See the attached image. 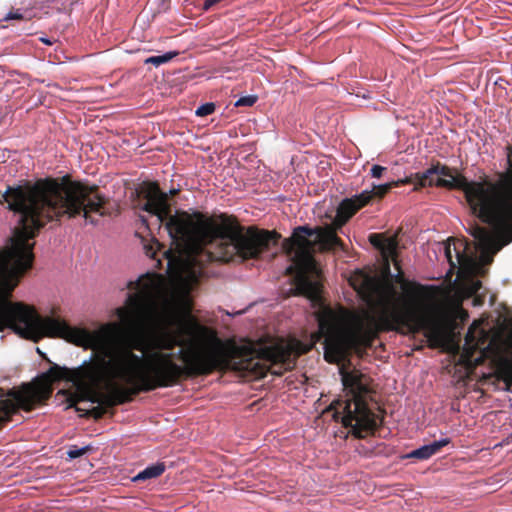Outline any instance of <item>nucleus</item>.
<instances>
[{
  "instance_id": "nucleus-1",
  "label": "nucleus",
  "mask_w": 512,
  "mask_h": 512,
  "mask_svg": "<svg viewBox=\"0 0 512 512\" xmlns=\"http://www.w3.org/2000/svg\"><path fill=\"white\" fill-rule=\"evenodd\" d=\"M177 192H164L150 183L142 206L165 226L178 253L176 303L158 311L144 307L142 298L148 291L128 294L127 306L117 308L116 314L125 328L140 329L139 337H126L116 323L103 326H109L137 358L119 367L113 364L98 369L92 353L74 371L78 391H95L99 386L106 391H121L122 385L149 391L170 386L184 370L207 372L224 361L221 342L192 315L189 293L208 276L206 263L258 258L276 243L275 234L232 223L218 227L203 218L194 220L186 212L172 213L168 196Z\"/></svg>"
},
{
  "instance_id": "nucleus-2",
  "label": "nucleus",
  "mask_w": 512,
  "mask_h": 512,
  "mask_svg": "<svg viewBox=\"0 0 512 512\" xmlns=\"http://www.w3.org/2000/svg\"><path fill=\"white\" fill-rule=\"evenodd\" d=\"M4 202L16 215L17 225L0 250V331L8 328L34 342L45 336L58 337L91 349L98 369L136 359L109 326L94 331L73 327L59 318L41 317L30 306L9 300L20 278L32 266V240L48 222L82 217L86 224H98L92 214L104 215L105 197L97 187L47 178L25 188L7 186L0 195V203Z\"/></svg>"
},
{
  "instance_id": "nucleus-3",
  "label": "nucleus",
  "mask_w": 512,
  "mask_h": 512,
  "mask_svg": "<svg viewBox=\"0 0 512 512\" xmlns=\"http://www.w3.org/2000/svg\"><path fill=\"white\" fill-rule=\"evenodd\" d=\"M391 186L392 183L373 185L371 190L365 189L352 198L343 199L336 209L333 227L298 226L284 241V247L292 257L288 270L295 271L294 294L305 296L317 307L318 334L324 338V357L330 363L344 359L349 350L360 344L364 323L358 316L342 309L333 310L322 302L318 282L309 277L317 271L313 252L316 248L330 250L342 246L335 230L341 228L373 196L382 197Z\"/></svg>"
},
{
  "instance_id": "nucleus-4",
  "label": "nucleus",
  "mask_w": 512,
  "mask_h": 512,
  "mask_svg": "<svg viewBox=\"0 0 512 512\" xmlns=\"http://www.w3.org/2000/svg\"><path fill=\"white\" fill-rule=\"evenodd\" d=\"M427 175L440 174L441 187L461 189L472 211L485 223L500 231L512 228V202L503 197L492 184L469 182L446 165L437 163L427 169Z\"/></svg>"
},
{
  "instance_id": "nucleus-5",
  "label": "nucleus",
  "mask_w": 512,
  "mask_h": 512,
  "mask_svg": "<svg viewBox=\"0 0 512 512\" xmlns=\"http://www.w3.org/2000/svg\"><path fill=\"white\" fill-rule=\"evenodd\" d=\"M494 232H490L483 227H474L471 230V235L476 241V250L478 252V259L467 256L464 251L462 242L451 243L448 239L440 245V251L443 250L445 258L449 263V270L447 274H453L458 270V274L474 273L479 269L480 264H489L492 257L503 246L512 241V228L510 231H500L494 225H491Z\"/></svg>"
},
{
  "instance_id": "nucleus-6",
  "label": "nucleus",
  "mask_w": 512,
  "mask_h": 512,
  "mask_svg": "<svg viewBox=\"0 0 512 512\" xmlns=\"http://www.w3.org/2000/svg\"><path fill=\"white\" fill-rule=\"evenodd\" d=\"M340 375L344 391L349 397L343 403L341 422L345 427H351L355 437L364 438L369 431L377 426V417L368 408L366 402L370 392L369 380L356 370L340 369Z\"/></svg>"
},
{
  "instance_id": "nucleus-7",
  "label": "nucleus",
  "mask_w": 512,
  "mask_h": 512,
  "mask_svg": "<svg viewBox=\"0 0 512 512\" xmlns=\"http://www.w3.org/2000/svg\"><path fill=\"white\" fill-rule=\"evenodd\" d=\"M365 300L377 306L381 312L400 324H419L422 322L415 304L403 300L395 285L374 276H365L361 288Z\"/></svg>"
},
{
  "instance_id": "nucleus-8",
  "label": "nucleus",
  "mask_w": 512,
  "mask_h": 512,
  "mask_svg": "<svg viewBox=\"0 0 512 512\" xmlns=\"http://www.w3.org/2000/svg\"><path fill=\"white\" fill-rule=\"evenodd\" d=\"M496 378L503 381L505 386L503 391L510 392L512 386V361L508 359L502 360L497 366Z\"/></svg>"
},
{
  "instance_id": "nucleus-9",
  "label": "nucleus",
  "mask_w": 512,
  "mask_h": 512,
  "mask_svg": "<svg viewBox=\"0 0 512 512\" xmlns=\"http://www.w3.org/2000/svg\"><path fill=\"white\" fill-rule=\"evenodd\" d=\"M165 471V465L162 462H157L147 466L132 478L133 482L145 481L159 477Z\"/></svg>"
},
{
  "instance_id": "nucleus-10",
  "label": "nucleus",
  "mask_w": 512,
  "mask_h": 512,
  "mask_svg": "<svg viewBox=\"0 0 512 512\" xmlns=\"http://www.w3.org/2000/svg\"><path fill=\"white\" fill-rule=\"evenodd\" d=\"M450 443V438H441L431 443L420 446L422 452V460L429 459L436 454L442 447Z\"/></svg>"
},
{
  "instance_id": "nucleus-11",
  "label": "nucleus",
  "mask_w": 512,
  "mask_h": 512,
  "mask_svg": "<svg viewBox=\"0 0 512 512\" xmlns=\"http://www.w3.org/2000/svg\"><path fill=\"white\" fill-rule=\"evenodd\" d=\"M397 247H398V244L395 239L385 238L380 252L386 261V268L388 271H389V258H391L392 260H395V256L397 253Z\"/></svg>"
},
{
  "instance_id": "nucleus-12",
  "label": "nucleus",
  "mask_w": 512,
  "mask_h": 512,
  "mask_svg": "<svg viewBox=\"0 0 512 512\" xmlns=\"http://www.w3.org/2000/svg\"><path fill=\"white\" fill-rule=\"evenodd\" d=\"M427 170L421 172V173H417L416 174V185L417 186H420V187H425V186H437V187H441L440 183H441V177H440V174H429L427 175Z\"/></svg>"
},
{
  "instance_id": "nucleus-13",
  "label": "nucleus",
  "mask_w": 512,
  "mask_h": 512,
  "mask_svg": "<svg viewBox=\"0 0 512 512\" xmlns=\"http://www.w3.org/2000/svg\"><path fill=\"white\" fill-rule=\"evenodd\" d=\"M178 55L177 51H167L161 55L151 56L145 59V64H153L155 67H159L162 64H165L171 61L174 57Z\"/></svg>"
},
{
  "instance_id": "nucleus-14",
  "label": "nucleus",
  "mask_w": 512,
  "mask_h": 512,
  "mask_svg": "<svg viewBox=\"0 0 512 512\" xmlns=\"http://www.w3.org/2000/svg\"><path fill=\"white\" fill-rule=\"evenodd\" d=\"M60 378L58 372L54 371L52 368L49 369L47 372L43 373L42 376H41V381H42V384H41V389L43 391H47L51 384L58 380Z\"/></svg>"
},
{
  "instance_id": "nucleus-15",
  "label": "nucleus",
  "mask_w": 512,
  "mask_h": 512,
  "mask_svg": "<svg viewBox=\"0 0 512 512\" xmlns=\"http://www.w3.org/2000/svg\"><path fill=\"white\" fill-rule=\"evenodd\" d=\"M90 450H92L91 445H85L82 447H77L76 445H73L67 451V456L70 460H73V459H76V458L84 455L85 453H87Z\"/></svg>"
},
{
  "instance_id": "nucleus-16",
  "label": "nucleus",
  "mask_w": 512,
  "mask_h": 512,
  "mask_svg": "<svg viewBox=\"0 0 512 512\" xmlns=\"http://www.w3.org/2000/svg\"><path fill=\"white\" fill-rule=\"evenodd\" d=\"M215 108H216V106L213 102H207V103L200 105L196 109L195 114H196V116H199V117L208 116L215 111Z\"/></svg>"
},
{
  "instance_id": "nucleus-17",
  "label": "nucleus",
  "mask_w": 512,
  "mask_h": 512,
  "mask_svg": "<svg viewBox=\"0 0 512 512\" xmlns=\"http://www.w3.org/2000/svg\"><path fill=\"white\" fill-rule=\"evenodd\" d=\"M257 101V96L256 95H245V96H242L240 97L236 102H235V106H247V107H250V106H253Z\"/></svg>"
},
{
  "instance_id": "nucleus-18",
  "label": "nucleus",
  "mask_w": 512,
  "mask_h": 512,
  "mask_svg": "<svg viewBox=\"0 0 512 512\" xmlns=\"http://www.w3.org/2000/svg\"><path fill=\"white\" fill-rule=\"evenodd\" d=\"M507 163H508V171H507V181L512 187V146L507 148Z\"/></svg>"
},
{
  "instance_id": "nucleus-19",
  "label": "nucleus",
  "mask_w": 512,
  "mask_h": 512,
  "mask_svg": "<svg viewBox=\"0 0 512 512\" xmlns=\"http://www.w3.org/2000/svg\"><path fill=\"white\" fill-rule=\"evenodd\" d=\"M386 237H383L382 235L380 234H371L369 236V240L371 242V244L377 248L378 250H381L382 246H383V242L385 240Z\"/></svg>"
},
{
  "instance_id": "nucleus-20",
  "label": "nucleus",
  "mask_w": 512,
  "mask_h": 512,
  "mask_svg": "<svg viewBox=\"0 0 512 512\" xmlns=\"http://www.w3.org/2000/svg\"><path fill=\"white\" fill-rule=\"evenodd\" d=\"M255 354H258L257 352L255 351H252L249 355V357L246 359L245 362H240V369H245V370H249V369H252L254 367V365H257L258 363H253V360H254V355Z\"/></svg>"
},
{
  "instance_id": "nucleus-21",
  "label": "nucleus",
  "mask_w": 512,
  "mask_h": 512,
  "mask_svg": "<svg viewBox=\"0 0 512 512\" xmlns=\"http://www.w3.org/2000/svg\"><path fill=\"white\" fill-rule=\"evenodd\" d=\"M470 284H469V292L471 294H477L479 292V290L481 289L482 287V284L479 280H476L474 278H471L469 280Z\"/></svg>"
},
{
  "instance_id": "nucleus-22",
  "label": "nucleus",
  "mask_w": 512,
  "mask_h": 512,
  "mask_svg": "<svg viewBox=\"0 0 512 512\" xmlns=\"http://www.w3.org/2000/svg\"><path fill=\"white\" fill-rule=\"evenodd\" d=\"M384 171H386V167L380 165H373L371 167L370 174L374 178H380Z\"/></svg>"
},
{
  "instance_id": "nucleus-23",
  "label": "nucleus",
  "mask_w": 512,
  "mask_h": 512,
  "mask_svg": "<svg viewBox=\"0 0 512 512\" xmlns=\"http://www.w3.org/2000/svg\"><path fill=\"white\" fill-rule=\"evenodd\" d=\"M404 458H417L422 460L421 448L419 447L417 449L412 450L410 453L406 454Z\"/></svg>"
},
{
  "instance_id": "nucleus-24",
  "label": "nucleus",
  "mask_w": 512,
  "mask_h": 512,
  "mask_svg": "<svg viewBox=\"0 0 512 512\" xmlns=\"http://www.w3.org/2000/svg\"><path fill=\"white\" fill-rule=\"evenodd\" d=\"M22 14L19 11L15 12H9L5 17L4 20H14V19H21Z\"/></svg>"
},
{
  "instance_id": "nucleus-25",
  "label": "nucleus",
  "mask_w": 512,
  "mask_h": 512,
  "mask_svg": "<svg viewBox=\"0 0 512 512\" xmlns=\"http://www.w3.org/2000/svg\"><path fill=\"white\" fill-rule=\"evenodd\" d=\"M475 336L473 334L472 328L470 327L467 334H466V344H470L472 341H474Z\"/></svg>"
},
{
  "instance_id": "nucleus-26",
  "label": "nucleus",
  "mask_w": 512,
  "mask_h": 512,
  "mask_svg": "<svg viewBox=\"0 0 512 512\" xmlns=\"http://www.w3.org/2000/svg\"><path fill=\"white\" fill-rule=\"evenodd\" d=\"M346 399L345 401L349 398L347 395H346ZM343 403H344V400H337L335 402H333L331 405H330V408H334V410H337V407H334V405H339L340 408L343 410Z\"/></svg>"
},
{
  "instance_id": "nucleus-27",
  "label": "nucleus",
  "mask_w": 512,
  "mask_h": 512,
  "mask_svg": "<svg viewBox=\"0 0 512 512\" xmlns=\"http://www.w3.org/2000/svg\"><path fill=\"white\" fill-rule=\"evenodd\" d=\"M39 40L45 45H51L52 41L48 37H40Z\"/></svg>"
},
{
  "instance_id": "nucleus-28",
  "label": "nucleus",
  "mask_w": 512,
  "mask_h": 512,
  "mask_svg": "<svg viewBox=\"0 0 512 512\" xmlns=\"http://www.w3.org/2000/svg\"><path fill=\"white\" fill-rule=\"evenodd\" d=\"M394 277L396 278L397 281H400L401 280V275H400V272L396 273L394 275Z\"/></svg>"
},
{
  "instance_id": "nucleus-29",
  "label": "nucleus",
  "mask_w": 512,
  "mask_h": 512,
  "mask_svg": "<svg viewBox=\"0 0 512 512\" xmlns=\"http://www.w3.org/2000/svg\"><path fill=\"white\" fill-rule=\"evenodd\" d=\"M362 98L367 99V98H369V95H367V94H363V95H362Z\"/></svg>"
}]
</instances>
